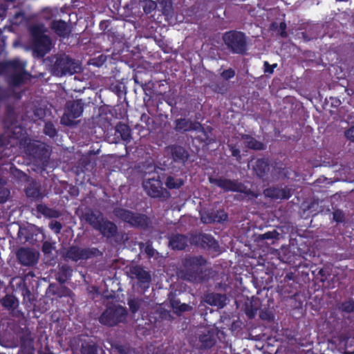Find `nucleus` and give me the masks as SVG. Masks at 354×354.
I'll return each mask as SVG.
<instances>
[{
    "label": "nucleus",
    "instance_id": "23",
    "mask_svg": "<svg viewBox=\"0 0 354 354\" xmlns=\"http://www.w3.org/2000/svg\"><path fill=\"white\" fill-rule=\"evenodd\" d=\"M183 184V182L180 178L172 176H168L165 182V185L169 189L179 188Z\"/></svg>",
    "mask_w": 354,
    "mask_h": 354
},
{
    "label": "nucleus",
    "instance_id": "46",
    "mask_svg": "<svg viewBox=\"0 0 354 354\" xmlns=\"http://www.w3.org/2000/svg\"><path fill=\"white\" fill-rule=\"evenodd\" d=\"M332 100H333L332 103L335 104L336 106H338L340 104L339 100H338L337 99L333 98Z\"/></svg>",
    "mask_w": 354,
    "mask_h": 354
},
{
    "label": "nucleus",
    "instance_id": "7",
    "mask_svg": "<svg viewBox=\"0 0 354 354\" xmlns=\"http://www.w3.org/2000/svg\"><path fill=\"white\" fill-rule=\"evenodd\" d=\"M225 44L234 53H242L245 48V38L241 32H229L224 35Z\"/></svg>",
    "mask_w": 354,
    "mask_h": 354
},
{
    "label": "nucleus",
    "instance_id": "14",
    "mask_svg": "<svg viewBox=\"0 0 354 354\" xmlns=\"http://www.w3.org/2000/svg\"><path fill=\"white\" fill-rule=\"evenodd\" d=\"M201 127L199 123H192L189 120L181 119L176 121V129L180 131L197 130Z\"/></svg>",
    "mask_w": 354,
    "mask_h": 354
},
{
    "label": "nucleus",
    "instance_id": "12",
    "mask_svg": "<svg viewBox=\"0 0 354 354\" xmlns=\"http://www.w3.org/2000/svg\"><path fill=\"white\" fill-rule=\"evenodd\" d=\"M168 153H170L176 161L184 162L187 158V151L181 147L172 146L167 149Z\"/></svg>",
    "mask_w": 354,
    "mask_h": 354
},
{
    "label": "nucleus",
    "instance_id": "41",
    "mask_svg": "<svg viewBox=\"0 0 354 354\" xmlns=\"http://www.w3.org/2000/svg\"><path fill=\"white\" fill-rule=\"evenodd\" d=\"M201 240L205 243L206 241H207V244L209 246H212L213 245V243L214 242V240L209 236H207V235H202L201 236Z\"/></svg>",
    "mask_w": 354,
    "mask_h": 354
},
{
    "label": "nucleus",
    "instance_id": "2",
    "mask_svg": "<svg viewBox=\"0 0 354 354\" xmlns=\"http://www.w3.org/2000/svg\"><path fill=\"white\" fill-rule=\"evenodd\" d=\"M81 70L78 62L70 59L68 56L62 55L55 62L53 73L57 76L72 75Z\"/></svg>",
    "mask_w": 354,
    "mask_h": 354
},
{
    "label": "nucleus",
    "instance_id": "29",
    "mask_svg": "<svg viewBox=\"0 0 354 354\" xmlns=\"http://www.w3.org/2000/svg\"><path fill=\"white\" fill-rule=\"evenodd\" d=\"M218 185L223 187L225 190H236V187L234 183L230 180H223L218 183Z\"/></svg>",
    "mask_w": 354,
    "mask_h": 354
},
{
    "label": "nucleus",
    "instance_id": "8",
    "mask_svg": "<svg viewBox=\"0 0 354 354\" xmlns=\"http://www.w3.org/2000/svg\"><path fill=\"white\" fill-rule=\"evenodd\" d=\"M38 256L36 251L26 248H21L17 252L18 259L26 266L35 263L38 260Z\"/></svg>",
    "mask_w": 354,
    "mask_h": 354
},
{
    "label": "nucleus",
    "instance_id": "36",
    "mask_svg": "<svg viewBox=\"0 0 354 354\" xmlns=\"http://www.w3.org/2000/svg\"><path fill=\"white\" fill-rule=\"evenodd\" d=\"M344 133L348 140L354 142V125L346 130Z\"/></svg>",
    "mask_w": 354,
    "mask_h": 354
},
{
    "label": "nucleus",
    "instance_id": "4",
    "mask_svg": "<svg viewBox=\"0 0 354 354\" xmlns=\"http://www.w3.org/2000/svg\"><path fill=\"white\" fill-rule=\"evenodd\" d=\"M126 315L127 310L122 306L110 307L102 313L100 322L103 324L113 326L123 321Z\"/></svg>",
    "mask_w": 354,
    "mask_h": 354
},
{
    "label": "nucleus",
    "instance_id": "44",
    "mask_svg": "<svg viewBox=\"0 0 354 354\" xmlns=\"http://www.w3.org/2000/svg\"><path fill=\"white\" fill-rule=\"evenodd\" d=\"M239 150L236 149H232V154L233 156L234 157H239Z\"/></svg>",
    "mask_w": 354,
    "mask_h": 354
},
{
    "label": "nucleus",
    "instance_id": "45",
    "mask_svg": "<svg viewBox=\"0 0 354 354\" xmlns=\"http://www.w3.org/2000/svg\"><path fill=\"white\" fill-rule=\"evenodd\" d=\"M272 192L271 189H267L265 192L266 195L270 196H277L278 194H271L270 192Z\"/></svg>",
    "mask_w": 354,
    "mask_h": 354
},
{
    "label": "nucleus",
    "instance_id": "27",
    "mask_svg": "<svg viewBox=\"0 0 354 354\" xmlns=\"http://www.w3.org/2000/svg\"><path fill=\"white\" fill-rule=\"evenodd\" d=\"M171 306L176 313L184 312L187 310L189 308L187 305L185 304H180V302L177 300L171 301Z\"/></svg>",
    "mask_w": 354,
    "mask_h": 354
},
{
    "label": "nucleus",
    "instance_id": "20",
    "mask_svg": "<svg viewBox=\"0 0 354 354\" xmlns=\"http://www.w3.org/2000/svg\"><path fill=\"white\" fill-rule=\"evenodd\" d=\"M53 28L60 36H64L68 32L66 24L62 21H55L53 24Z\"/></svg>",
    "mask_w": 354,
    "mask_h": 354
},
{
    "label": "nucleus",
    "instance_id": "38",
    "mask_svg": "<svg viewBox=\"0 0 354 354\" xmlns=\"http://www.w3.org/2000/svg\"><path fill=\"white\" fill-rule=\"evenodd\" d=\"M53 245L50 243L45 242L43 245V252L45 254H50L53 250Z\"/></svg>",
    "mask_w": 354,
    "mask_h": 354
},
{
    "label": "nucleus",
    "instance_id": "33",
    "mask_svg": "<svg viewBox=\"0 0 354 354\" xmlns=\"http://www.w3.org/2000/svg\"><path fill=\"white\" fill-rule=\"evenodd\" d=\"M129 305L130 307V309L133 313H135L138 310L139 308V306L140 305V301L138 300L133 299L129 301Z\"/></svg>",
    "mask_w": 354,
    "mask_h": 354
},
{
    "label": "nucleus",
    "instance_id": "9",
    "mask_svg": "<svg viewBox=\"0 0 354 354\" xmlns=\"http://www.w3.org/2000/svg\"><path fill=\"white\" fill-rule=\"evenodd\" d=\"M10 66L15 70L12 76V83L15 85L21 83L26 74L24 73L25 64L18 61H13L10 63Z\"/></svg>",
    "mask_w": 354,
    "mask_h": 354
},
{
    "label": "nucleus",
    "instance_id": "28",
    "mask_svg": "<svg viewBox=\"0 0 354 354\" xmlns=\"http://www.w3.org/2000/svg\"><path fill=\"white\" fill-rule=\"evenodd\" d=\"M15 298L11 295H6L3 299V306L7 308H12L15 305Z\"/></svg>",
    "mask_w": 354,
    "mask_h": 354
},
{
    "label": "nucleus",
    "instance_id": "47",
    "mask_svg": "<svg viewBox=\"0 0 354 354\" xmlns=\"http://www.w3.org/2000/svg\"><path fill=\"white\" fill-rule=\"evenodd\" d=\"M263 237H264L265 239H268V238H270L269 234H268V233H266V234H263Z\"/></svg>",
    "mask_w": 354,
    "mask_h": 354
},
{
    "label": "nucleus",
    "instance_id": "18",
    "mask_svg": "<svg viewBox=\"0 0 354 354\" xmlns=\"http://www.w3.org/2000/svg\"><path fill=\"white\" fill-rule=\"evenodd\" d=\"M131 273L142 282H147L150 279L149 273L140 267L133 268Z\"/></svg>",
    "mask_w": 354,
    "mask_h": 354
},
{
    "label": "nucleus",
    "instance_id": "21",
    "mask_svg": "<svg viewBox=\"0 0 354 354\" xmlns=\"http://www.w3.org/2000/svg\"><path fill=\"white\" fill-rule=\"evenodd\" d=\"M243 138L244 145L249 148L254 149H261L263 148L262 143L248 136H245Z\"/></svg>",
    "mask_w": 354,
    "mask_h": 354
},
{
    "label": "nucleus",
    "instance_id": "43",
    "mask_svg": "<svg viewBox=\"0 0 354 354\" xmlns=\"http://www.w3.org/2000/svg\"><path fill=\"white\" fill-rule=\"evenodd\" d=\"M280 27H281V28L282 29V31H281V35L282 37H286V32H285V31H284V29H285V28H286V24H285L284 23H281V25H280Z\"/></svg>",
    "mask_w": 354,
    "mask_h": 354
},
{
    "label": "nucleus",
    "instance_id": "6",
    "mask_svg": "<svg viewBox=\"0 0 354 354\" xmlns=\"http://www.w3.org/2000/svg\"><path fill=\"white\" fill-rule=\"evenodd\" d=\"M143 187L151 197H162L167 195V192L163 189L162 183L157 175L145 179L143 182Z\"/></svg>",
    "mask_w": 354,
    "mask_h": 354
},
{
    "label": "nucleus",
    "instance_id": "35",
    "mask_svg": "<svg viewBox=\"0 0 354 354\" xmlns=\"http://www.w3.org/2000/svg\"><path fill=\"white\" fill-rule=\"evenodd\" d=\"M344 215L340 210H336L333 212V219L337 222H342L344 220Z\"/></svg>",
    "mask_w": 354,
    "mask_h": 354
},
{
    "label": "nucleus",
    "instance_id": "17",
    "mask_svg": "<svg viewBox=\"0 0 354 354\" xmlns=\"http://www.w3.org/2000/svg\"><path fill=\"white\" fill-rule=\"evenodd\" d=\"M86 221L95 229L98 230L100 227L103 218L100 214L91 213L86 215Z\"/></svg>",
    "mask_w": 354,
    "mask_h": 354
},
{
    "label": "nucleus",
    "instance_id": "1",
    "mask_svg": "<svg viewBox=\"0 0 354 354\" xmlns=\"http://www.w3.org/2000/svg\"><path fill=\"white\" fill-rule=\"evenodd\" d=\"M46 32V29L43 26H35L32 28L35 42L34 50L40 57L46 54L51 48V41Z\"/></svg>",
    "mask_w": 354,
    "mask_h": 354
},
{
    "label": "nucleus",
    "instance_id": "15",
    "mask_svg": "<svg viewBox=\"0 0 354 354\" xmlns=\"http://www.w3.org/2000/svg\"><path fill=\"white\" fill-rule=\"evenodd\" d=\"M187 244V239L183 235H175L170 239L169 245L173 249L182 250Z\"/></svg>",
    "mask_w": 354,
    "mask_h": 354
},
{
    "label": "nucleus",
    "instance_id": "10",
    "mask_svg": "<svg viewBox=\"0 0 354 354\" xmlns=\"http://www.w3.org/2000/svg\"><path fill=\"white\" fill-rule=\"evenodd\" d=\"M116 214L132 225H140L142 221H145L143 216L134 215L131 212L124 209L118 210Z\"/></svg>",
    "mask_w": 354,
    "mask_h": 354
},
{
    "label": "nucleus",
    "instance_id": "11",
    "mask_svg": "<svg viewBox=\"0 0 354 354\" xmlns=\"http://www.w3.org/2000/svg\"><path fill=\"white\" fill-rule=\"evenodd\" d=\"M227 298L225 295L210 293L205 296V301L211 306L223 308L226 304Z\"/></svg>",
    "mask_w": 354,
    "mask_h": 354
},
{
    "label": "nucleus",
    "instance_id": "31",
    "mask_svg": "<svg viewBox=\"0 0 354 354\" xmlns=\"http://www.w3.org/2000/svg\"><path fill=\"white\" fill-rule=\"evenodd\" d=\"M44 133L50 137L54 136L56 133V131L53 124L50 123L46 124L44 127Z\"/></svg>",
    "mask_w": 354,
    "mask_h": 354
},
{
    "label": "nucleus",
    "instance_id": "3",
    "mask_svg": "<svg viewBox=\"0 0 354 354\" xmlns=\"http://www.w3.org/2000/svg\"><path fill=\"white\" fill-rule=\"evenodd\" d=\"M206 261L201 257H194L186 259L184 266L186 270L185 278L191 281L199 282L202 280L198 275L201 267L204 266Z\"/></svg>",
    "mask_w": 354,
    "mask_h": 354
},
{
    "label": "nucleus",
    "instance_id": "13",
    "mask_svg": "<svg viewBox=\"0 0 354 354\" xmlns=\"http://www.w3.org/2000/svg\"><path fill=\"white\" fill-rule=\"evenodd\" d=\"M66 257L73 261H77L81 259L88 258V254L86 250L73 247L67 252Z\"/></svg>",
    "mask_w": 354,
    "mask_h": 354
},
{
    "label": "nucleus",
    "instance_id": "42",
    "mask_svg": "<svg viewBox=\"0 0 354 354\" xmlns=\"http://www.w3.org/2000/svg\"><path fill=\"white\" fill-rule=\"evenodd\" d=\"M145 251L149 256H153L155 254V250L149 245L145 247Z\"/></svg>",
    "mask_w": 354,
    "mask_h": 354
},
{
    "label": "nucleus",
    "instance_id": "24",
    "mask_svg": "<svg viewBox=\"0 0 354 354\" xmlns=\"http://www.w3.org/2000/svg\"><path fill=\"white\" fill-rule=\"evenodd\" d=\"M227 218V215L224 213H221V215L220 216L219 218H217L216 216H214L213 215H211V216H209L208 214H206V213H203L201 214V221L203 222V223H211V222H214V221H224Z\"/></svg>",
    "mask_w": 354,
    "mask_h": 354
},
{
    "label": "nucleus",
    "instance_id": "19",
    "mask_svg": "<svg viewBox=\"0 0 354 354\" xmlns=\"http://www.w3.org/2000/svg\"><path fill=\"white\" fill-rule=\"evenodd\" d=\"M199 340L203 347H210L215 343L213 334L209 330L200 335Z\"/></svg>",
    "mask_w": 354,
    "mask_h": 354
},
{
    "label": "nucleus",
    "instance_id": "37",
    "mask_svg": "<svg viewBox=\"0 0 354 354\" xmlns=\"http://www.w3.org/2000/svg\"><path fill=\"white\" fill-rule=\"evenodd\" d=\"M234 71L231 70V69H228V70H226V71H224L221 75H222V77L225 80H229L232 77H233L234 76Z\"/></svg>",
    "mask_w": 354,
    "mask_h": 354
},
{
    "label": "nucleus",
    "instance_id": "5",
    "mask_svg": "<svg viewBox=\"0 0 354 354\" xmlns=\"http://www.w3.org/2000/svg\"><path fill=\"white\" fill-rule=\"evenodd\" d=\"M82 113V105L80 101L68 102L62 118V123L68 126L74 124L75 119L80 117Z\"/></svg>",
    "mask_w": 354,
    "mask_h": 354
},
{
    "label": "nucleus",
    "instance_id": "39",
    "mask_svg": "<svg viewBox=\"0 0 354 354\" xmlns=\"http://www.w3.org/2000/svg\"><path fill=\"white\" fill-rule=\"evenodd\" d=\"M264 66H265V72L269 73H272L274 71V68L277 66V64L270 65L268 62H265Z\"/></svg>",
    "mask_w": 354,
    "mask_h": 354
},
{
    "label": "nucleus",
    "instance_id": "40",
    "mask_svg": "<svg viewBox=\"0 0 354 354\" xmlns=\"http://www.w3.org/2000/svg\"><path fill=\"white\" fill-rule=\"evenodd\" d=\"M50 227L52 230H55V232H59L62 228V225L57 221H52L50 223Z\"/></svg>",
    "mask_w": 354,
    "mask_h": 354
},
{
    "label": "nucleus",
    "instance_id": "26",
    "mask_svg": "<svg viewBox=\"0 0 354 354\" xmlns=\"http://www.w3.org/2000/svg\"><path fill=\"white\" fill-rule=\"evenodd\" d=\"M141 6L146 13H149L156 7V3L152 0H140Z\"/></svg>",
    "mask_w": 354,
    "mask_h": 354
},
{
    "label": "nucleus",
    "instance_id": "25",
    "mask_svg": "<svg viewBox=\"0 0 354 354\" xmlns=\"http://www.w3.org/2000/svg\"><path fill=\"white\" fill-rule=\"evenodd\" d=\"M116 132L120 133L123 140H128L130 138V130L126 124H118L116 127Z\"/></svg>",
    "mask_w": 354,
    "mask_h": 354
},
{
    "label": "nucleus",
    "instance_id": "16",
    "mask_svg": "<svg viewBox=\"0 0 354 354\" xmlns=\"http://www.w3.org/2000/svg\"><path fill=\"white\" fill-rule=\"evenodd\" d=\"M116 226L111 222L103 221L98 229L100 232L106 236H112L116 232Z\"/></svg>",
    "mask_w": 354,
    "mask_h": 354
},
{
    "label": "nucleus",
    "instance_id": "34",
    "mask_svg": "<svg viewBox=\"0 0 354 354\" xmlns=\"http://www.w3.org/2000/svg\"><path fill=\"white\" fill-rule=\"evenodd\" d=\"M26 194L29 197L37 198L39 196V191L37 188L29 187L26 189Z\"/></svg>",
    "mask_w": 354,
    "mask_h": 354
},
{
    "label": "nucleus",
    "instance_id": "32",
    "mask_svg": "<svg viewBox=\"0 0 354 354\" xmlns=\"http://www.w3.org/2000/svg\"><path fill=\"white\" fill-rule=\"evenodd\" d=\"M342 309L345 312H353L354 310V302L352 301H348L342 304Z\"/></svg>",
    "mask_w": 354,
    "mask_h": 354
},
{
    "label": "nucleus",
    "instance_id": "22",
    "mask_svg": "<svg viewBox=\"0 0 354 354\" xmlns=\"http://www.w3.org/2000/svg\"><path fill=\"white\" fill-rule=\"evenodd\" d=\"M253 167L258 176H263L269 169L267 162L263 160H257Z\"/></svg>",
    "mask_w": 354,
    "mask_h": 354
},
{
    "label": "nucleus",
    "instance_id": "30",
    "mask_svg": "<svg viewBox=\"0 0 354 354\" xmlns=\"http://www.w3.org/2000/svg\"><path fill=\"white\" fill-rule=\"evenodd\" d=\"M96 346L94 344L82 345V352L83 354H96Z\"/></svg>",
    "mask_w": 354,
    "mask_h": 354
}]
</instances>
